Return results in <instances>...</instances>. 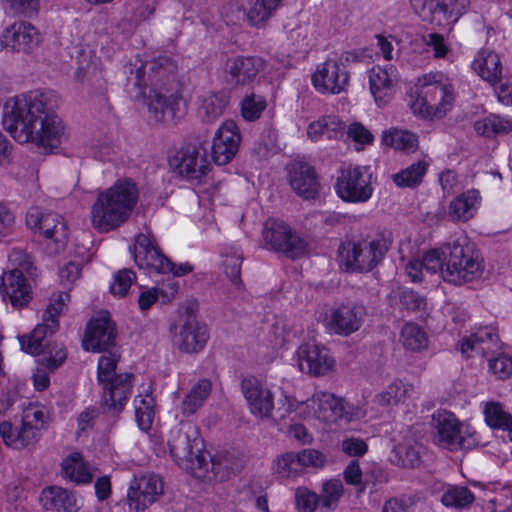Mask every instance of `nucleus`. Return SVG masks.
<instances>
[{
    "mask_svg": "<svg viewBox=\"0 0 512 512\" xmlns=\"http://www.w3.org/2000/svg\"><path fill=\"white\" fill-rule=\"evenodd\" d=\"M47 101L45 94L36 91L9 98L3 107L4 129L21 144L58 146L64 137V126Z\"/></svg>",
    "mask_w": 512,
    "mask_h": 512,
    "instance_id": "1",
    "label": "nucleus"
},
{
    "mask_svg": "<svg viewBox=\"0 0 512 512\" xmlns=\"http://www.w3.org/2000/svg\"><path fill=\"white\" fill-rule=\"evenodd\" d=\"M167 443L176 463L198 477L210 479L209 467L214 477L223 475L228 468L221 458L211 457L203 450V442L191 422H180L171 429Z\"/></svg>",
    "mask_w": 512,
    "mask_h": 512,
    "instance_id": "2",
    "label": "nucleus"
},
{
    "mask_svg": "<svg viewBox=\"0 0 512 512\" xmlns=\"http://www.w3.org/2000/svg\"><path fill=\"white\" fill-rule=\"evenodd\" d=\"M139 197L136 183L128 178L117 180L98 193L91 207V223L99 232L112 231L125 223Z\"/></svg>",
    "mask_w": 512,
    "mask_h": 512,
    "instance_id": "3",
    "label": "nucleus"
},
{
    "mask_svg": "<svg viewBox=\"0 0 512 512\" xmlns=\"http://www.w3.org/2000/svg\"><path fill=\"white\" fill-rule=\"evenodd\" d=\"M69 300L68 293H59L53 296L43 314V323L38 324L30 335L19 338L21 348L26 353L40 355L47 352L49 354L48 357L42 359V364L51 371L62 365L67 357L62 346L50 348V337L58 330L57 317L62 313Z\"/></svg>",
    "mask_w": 512,
    "mask_h": 512,
    "instance_id": "4",
    "label": "nucleus"
},
{
    "mask_svg": "<svg viewBox=\"0 0 512 512\" xmlns=\"http://www.w3.org/2000/svg\"><path fill=\"white\" fill-rule=\"evenodd\" d=\"M390 246L384 235L347 239L338 248L339 264L346 272H370L382 262Z\"/></svg>",
    "mask_w": 512,
    "mask_h": 512,
    "instance_id": "5",
    "label": "nucleus"
},
{
    "mask_svg": "<svg viewBox=\"0 0 512 512\" xmlns=\"http://www.w3.org/2000/svg\"><path fill=\"white\" fill-rule=\"evenodd\" d=\"M446 268L443 270L445 282L462 285L480 278L484 271L483 259L467 237H457L443 244Z\"/></svg>",
    "mask_w": 512,
    "mask_h": 512,
    "instance_id": "6",
    "label": "nucleus"
},
{
    "mask_svg": "<svg viewBox=\"0 0 512 512\" xmlns=\"http://www.w3.org/2000/svg\"><path fill=\"white\" fill-rule=\"evenodd\" d=\"M120 355L108 352L100 357L97 378L102 386V406L109 412L120 413L132 391V373L117 374L116 368Z\"/></svg>",
    "mask_w": 512,
    "mask_h": 512,
    "instance_id": "7",
    "label": "nucleus"
},
{
    "mask_svg": "<svg viewBox=\"0 0 512 512\" xmlns=\"http://www.w3.org/2000/svg\"><path fill=\"white\" fill-rule=\"evenodd\" d=\"M26 224L46 240V249L50 255H57L65 248L68 226L60 214L44 213L39 208H31L26 215Z\"/></svg>",
    "mask_w": 512,
    "mask_h": 512,
    "instance_id": "8",
    "label": "nucleus"
},
{
    "mask_svg": "<svg viewBox=\"0 0 512 512\" xmlns=\"http://www.w3.org/2000/svg\"><path fill=\"white\" fill-rule=\"evenodd\" d=\"M307 405V419L317 418L323 421L341 419L351 422L359 420L365 415L360 407L350 405L343 399L325 391H316L307 399Z\"/></svg>",
    "mask_w": 512,
    "mask_h": 512,
    "instance_id": "9",
    "label": "nucleus"
},
{
    "mask_svg": "<svg viewBox=\"0 0 512 512\" xmlns=\"http://www.w3.org/2000/svg\"><path fill=\"white\" fill-rule=\"evenodd\" d=\"M434 420V441L437 445L455 451L458 449H471L477 441L468 427L448 411H439L433 416Z\"/></svg>",
    "mask_w": 512,
    "mask_h": 512,
    "instance_id": "10",
    "label": "nucleus"
},
{
    "mask_svg": "<svg viewBox=\"0 0 512 512\" xmlns=\"http://www.w3.org/2000/svg\"><path fill=\"white\" fill-rule=\"evenodd\" d=\"M177 64L169 56H158L141 65L135 72V85L142 91L148 82L157 91L178 90Z\"/></svg>",
    "mask_w": 512,
    "mask_h": 512,
    "instance_id": "11",
    "label": "nucleus"
},
{
    "mask_svg": "<svg viewBox=\"0 0 512 512\" xmlns=\"http://www.w3.org/2000/svg\"><path fill=\"white\" fill-rule=\"evenodd\" d=\"M372 175L366 167L348 166L339 171L335 190L345 202L364 203L373 194Z\"/></svg>",
    "mask_w": 512,
    "mask_h": 512,
    "instance_id": "12",
    "label": "nucleus"
},
{
    "mask_svg": "<svg viewBox=\"0 0 512 512\" xmlns=\"http://www.w3.org/2000/svg\"><path fill=\"white\" fill-rule=\"evenodd\" d=\"M173 345L183 353L202 351L209 339V331L195 315L184 314L170 325Z\"/></svg>",
    "mask_w": 512,
    "mask_h": 512,
    "instance_id": "13",
    "label": "nucleus"
},
{
    "mask_svg": "<svg viewBox=\"0 0 512 512\" xmlns=\"http://www.w3.org/2000/svg\"><path fill=\"white\" fill-rule=\"evenodd\" d=\"M263 238L269 249L292 259L304 255L307 249L306 242L282 221L268 219L264 224Z\"/></svg>",
    "mask_w": 512,
    "mask_h": 512,
    "instance_id": "14",
    "label": "nucleus"
},
{
    "mask_svg": "<svg viewBox=\"0 0 512 512\" xmlns=\"http://www.w3.org/2000/svg\"><path fill=\"white\" fill-rule=\"evenodd\" d=\"M365 316L366 309L363 305L341 304L330 311L327 327L337 335L349 336L360 329Z\"/></svg>",
    "mask_w": 512,
    "mask_h": 512,
    "instance_id": "15",
    "label": "nucleus"
},
{
    "mask_svg": "<svg viewBox=\"0 0 512 512\" xmlns=\"http://www.w3.org/2000/svg\"><path fill=\"white\" fill-rule=\"evenodd\" d=\"M241 135L236 123L225 121L216 131L211 148V156L217 165H226L237 154Z\"/></svg>",
    "mask_w": 512,
    "mask_h": 512,
    "instance_id": "16",
    "label": "nucleus"
},
{
    "mask_svg": "<svg viewBox=\"0 0 512 512\" xmlns=\"http://www.w3.org/2000/svg\"><path fill=\"white\" fill-rule=\"evenodd\" d=\"M241 391L250 412L261 419H268L274 409L272 392L257 378L247 377L241 381Z\"/></svg>",
    "mask_w": 512,
    "mask_h": 512,
    "instance_id": "17",
    "label": "nucleus"
},
{
    "mask_svg": "<svg viewBox=\"0 0 512 512\" xmlns=\"http://www.w3.org/2000/svg\"><path fill=\"white\" fill-rule=\"evenodd\" d=\"M116 328L108 313L91 319L83 339L87 351L105 352L115 344Z\"/></svg>",
    "mask_w": 512,
    "mask_h": 512,
    "instance_id": "18",
    "label": "nucleus"
},
{
    "mask_svg": "<svg viewBox=\"0 0 512 512\" xmlns=\"http://www.w3.org/2000/svg\"><path fill=\"white\" fill-rule=\"evenodd\" d=\"M163 493V483L154 474L134 478L130 484L127 500L130 509L143 511Z\"/></svg>",
    "mask_w": 512,
    "mask_h": 512,
    "instance_id": "19",
    "label": "nucleus"
},
{
    "mask_svg": "<svg viewBox=\"0 0 512 512\" xmlns=\"http://www.w3.org/2000/svg\"><path fill=\"white\" fill-rule=\"evenodd\" d=\"M133 256L139 268H151L159 273L173 269V263L159 250L146 234H138L133 245Z\"/></svg>",
    "mask_w": 512,
    "mask_h": 512,
    "instance_id": "20",
    "label": "nucleus"
},
{
    "mask_svg": "<svg viewBox=\"0 0 512 512\" xmlns=\"http://www.w3.org/2000/svg\"><path fill=\"white\" fill-rule=\"evenodd\" d=\"M133 256L139 268H151L159 273L173 269V263L159 250L146 234H138L133 245Z\"/></svg>",
    "mask_w": 512,
    "mask_h": 512,
    "instance_id": "21",
    "label": "nucleus"
},
{
    "mask_svg": "<svg viewBox=\"0 0 512 512\" xmlns=\"http://www.w3.org/2000/svg\"><path fill=\"white\" fill-rule=\"evenodd\" d=\"M133 256L139 268H151L159 273L173 269V263L159 250L146 234H138L133 245Z\"/></svg>",
    "mask_w": 512,
    "mask_h": 512,
    "instance_id": "22",
    "label": "nucleus"
},
{
    "mask_svg": "<svg viewBox=\"0 0 512 512\" xmlns=\"http://www.w3.org/2000/svg\"><path fill=\"white\" fill-rule=\"evenodd\" d=\"M299 369L313 376H323L334 369L335 361L320 345L305 343L296 352Z\"/></svg>",
    "mask_w": 512,
    "mask_h": 512,
    "instance_id": "23",
    "label": "nucleus"
},
{
    "mask_svg": "<svg viewBox=\"0 0 512 512\" xmlns=\"http://www.w3.org/2000/svg\"><path fill=\"white\" fill-rule=\"evenodd\" d=\"M170 163L178 170L179 174L192 180L204 176L209 167L205 149L193 144L183 146L172 157Z\"/></svg>",
    "mask_w": 512,
    "mask_h": 512,
    "instance_id": "24",
    "label": "nucleus"
},
{
    "mask_svg": "<svg viewBox=\"0 0 512 512\" xmlns=\"http://www.w3.org/2000/svg\"><path fill=\"white\" fill-rule=\"evenodd\" d=\"M291 188L304 199L315 198L319 192V179L313 166L304 161H292L286 166Z\"/></svg>",
    "mask_w": 512,
    "mask_h": 512,
    "instance_id": "25",
    "label": "nucleus"
},
{
    "mask_svg": "<svg viewBox=\"0 0 512 512\" xmlns=\"http://www.w3.org/2000/svg\"><path fill=\"white\" fill-rule=\"evenodd\" d=\"M314 88L323 94H339L348 84V73L340 69L337 61L327 59L317 66L311 77Z\"/></svg>",
    "mask_w": 512,
    "mask_h": 512,
    "instance_id": "26",
    "label": "nucleus"
},
{
    "mask_svg": "<svg viewBox=\"0 0 512 512\" xmlns=\"http://www.w3.org/2000/svg\"><path fill=\"white\" fill-rule=\"evenodd\" d=\"M444 95L445 91L439 86L419 92L411 103V109L425 119L443 118L453 105V102L443 99Z\"/></svg>",
    "mask_w": 512,
    "mask_h": 512,
    "instance_id": "27",
    "label": "nucleus"
},
{
    "mask_svg": "<svg viewBox=\"0 0 512 512\" xmlns=\"http://www.w3.org/2000/svg\"><path fill=\"white\" fill-rule=\"evenodd\" d=\"M181 96L178 90L174 91H157L151 89L149 94V111L157 122L165 124H174L181 117L179 114Z\"/></svg>",
    "mask_w": 512,
    "mask_h": 512,
    "instance_id": "28",
    "label": "nucleus"
},
{
    "mask_svg": "<svg viewBox=\"0 0 512 512\" xmlns=\"http://www.w3.org/2000/svg\"><path fill=\"white\" fill-rule=\"evenodd\" d=\"M501 349L498 333L494 327L486 326L477 329L460 344L463 355L470 357L473 353L489 358Z\"/></svg>",
    "mask_w": 512,
    "mask_h": 512,
    "instance_id": "29",
    "label": "nucleus"
},
{
    "mask_svg": "<svg viewBox=\"0 0 512 512\" xmlns=\"http://www.w3.org/2000/svg\"><path fill=\"white\" fill-rule=\"evenodd\" d=\"M38 30L27 22H16L6 28L2 35L1 44L17 52H30L40 43Z\"/></svg>",
    "mask_w": 512,
    "mask_h": 512,
    "instance_id": "30",
    "label": "nucleus"
},
{
    "mask_svg": "<svg viewBox=\"0 0 512 512\" xmlns=\"http://www.w3.org/2000/svg\"><path fill=\"white\" fill-rule=\"evenodd\" d=\"M264 68V61L257 56H235L228 58L225 73L233 85H246L252 82Z\"/></svg>",
    "mask_w": 512,
    "mask_h": 512,
    "instance_id": "31",
    "label": "nucleus"
},
{
    "mask_svg": "<svg viewBox=\"0 0 512 512\" xmlns=\"http://www.w3.org/2000/svg\"><path fill=\"white\" fill-rule=\"evenodd\" d=\"M396 69L392 65L375 66L369 71L370 91L379 107L386 106L393 97Z\"/></svg>",
    "mask_w": 512,
    "mask_h": 512,
    "instance_id": "32",
    "label": "nucleus"
},
{
    "mask_svg": "<svg viewBox=\"0 0 512 512\" xmlns=\"http://www.w3.org/2000/svg\"><path fill=\"white\" fill-rule=\"evenodd\" d=\"M1 293L3 299L9 300L14 308L26 306L32 299V291L24 275L17 271H10L2 279Z\"/></svg>",
    "mask_w": 512,
    "mask_h": 512,
    "instance_id": "33",
    "label": "nucleus"
},
{
    "mask_svg": "<svg viewBox=\"0 0 512 512\" xmlns=\"http://www.w3.org/2000/svg\"><path fill=\"white\" fill-rule=\"evenodd\" d=\"M40 502L46 510L73 512L76 510V498L68 490L59 486L43 489Z\"/></svg>",
    "mask_w": 512,
    "mask_h": 512,
    "instance_id": "34",
    "label": "nucleus"
},
{
    "mask_svg": "<svg viewBox=\"0 0 512 512\" xmlns=\"http://www.w3.org/2000/svg\"><path fill=\"white\" fill-rule=\"evenodd\" d=\"M473 68L485 81L495 85L502 76V65L499 56L488 49L481 50L473 61Z\"/></svg>",
    "mask_w": 512,
    "mask_h": 512,
    "instance_id": "35",
    "label": "nucleus"
},
{
    "mask_svg": "<svg viewBox=\"0 0 512 512\" xmlns=\"http://www.w3.org/2000/svg\"><path fill=\"white\" fill-rule=\"evenodd\" d=\"M480 199L479 192L475 189L463 192L450 202L449 217L455 221H468L474 216Z\"/></svg>",
    "mask_w": 512,
    "mask_h": 512,
    "instance_id": "36",
    "label": "nucleus"
},
{
    "mask_svg": "<svg viewBox=\"0 0 512 512\" xmlns=\"http://www.w3.org/2000/svg\"><path fill=\"white\" fill-rule=\"evenodd\" d=\"M346 125L336 115H326L312 122L307 129L308 137L316 142L323 135L329 139H340L345 135Z\"/></svg>",
    "mask_w": 512,
    "mask_h": 512,
    "instance_id": "37",
    "label": "nucleus"
},
{
    "mask_svg": "<svg viewBox=\"0 0 512 512\" xmlns=\"http://www.w3.org/2000/svg\"><path fill=\"white\" fill-rule=\"evenodd\" d=\"M229 95L224 91L209 92L200 97L198 108L199 117L206 122H212L220 117L229 104Z\"/></svg>",
    "mask_w": 512,
    "mask_h": 512,
    "instance_id": "38",
    "label": "nucleus"
},
{
    "mask_svg": "<svg viewBox=\"0 0 512 512\" xmlns=\"http://www.w3.org/2000/svg\"><path fill=\"white\" fill-rule=\"evenodd\" d=\"M429 164L425 160H418L408 167L391 176L394 184L400 188H416L424 179Z\"/></svg>",
    "mask_w": 512,
    "mask_h": 512,
    "instance_id": "39",
    "label": "nucleus"
},
{
    "mask_svg": "<svg viewBox=\"0 0 512 512\" xmlns=\"http://www.w3.org/2000/svg\"><path fill=\"white\" fill-rule=\"evenodd\" d=\"M212 384L208 379L199 380L187 393L181 404V412L185 416L193 415L207 400Z\"/></svg>",
    "mask_w": 512,
    "mask_h": 512,
    "instance_id": "40",
    "label": "nucleus"
},
{
    "mask_svg": "<svg viewBox=\"0 0 512 512\" xmlns=\"http://www.w3.org/2000/svg\"><path fill=\"white\" fill-rule=\"evenodd\" d=\"M474 130L478 135L488 138L498 134H506L512 131V118H504L499 115L491 114L474 123Z\"/></svg>",
    "mask_w": 512,
    "mask_h": 512,
    "instance_id": "41",
    "label": "nucleus"
},
{
    "mask_svg": "<svg viewBox=\"0 0 512 512\" xmlns=\"http://www.w3.org/2000/svg\"><path fill=\"white\" fill-rule=\"evenodd\" d=\"M413 391V385L395 380L384 391L376 395V401L382 406L397 405L410 398Z\"/></svg>",
    "mask_w": 512,
    "mask_h": 512,
    "instance_id": "42",
    "label": "nucleus"
},
{
    "mask_svg": "<svg viewBox=\"0 0 512 512\" xmlns=\"http://www.w3.org/2000/svg\"><path fill=\"white\" fill-rule=\"evenodd\" d=\"M62 472L65 477L76 483L87 484L92 481V474L79 453H73L63 461Z\"/></svg>",
    "mask_w": 512,
    "mask_h": 512,
    "instance_id": "43",
    "label": "nucleus"
},
{
    "mask_svg": "<svg viewBox=\"0 0 512 512\" xmlns=\"http://www.w3.org/2000/svg\"><path fill=\"white\" fill-rule=\"evenodd\" d=\"M382 142L386 146L406 152H414L418 148V137L407 130L391 129L385 131Z\"/></svg>",
    "mask_w": 512,
    "mask_h": 512,
    "instance_id": "44",
    "label": "nucleus"
},
{
    "mask_svg": "<svg viewBox=\"0 0 512 512\" xmlns=\"http://www.w3.org/2000/svg\"><path fill=\"white\" fill-rule=\"evenodd\" d=\"M474 500V494L464 486H448L441 496L444 506L455 509L467 508Z\"/></svg>",
    "mask_w": 512,
    "mask_h": 512,
    "instance_id": "45",
    "label": "nucleus"
},
{
    "mask_svg": "<svg viewBox=\"0 0 512 512\" xmlns=\"http://www.w3.org/2000/svg\"><path fill=\"white\" fill-rule=\"evenodd\" d=\"M403 346L411 351L418 352L428 347V337L425 331L414 323H406L401 330Z\"/></svg>",
    "mask_w": 512,
    "mask_h": 512,
    "instance_id": "46",
    "label": "nucleus"
},
{
    "mask_svg": "<svg viewBox=\"0 0 512 512\" xmlns=\"http://www.w3.org/2000/svg\"><path fill=\"white\" fill-rule=\"evenodd\" d=\"M135 417L139 428L147 431L151 428L154 418V399L151 395H138L134 400Z\"/></svg>",
    "mask_w": 512,
    "mask_h": 512,
    "instance_id": "47",
    "label": "nucleus"
},
{
    "mask_svg": "<svg viewBox=\"0 0 512 512\" xmlns=\"http://www.w3.org/2000/svg\"><path fill=\"white\" fill-rule=\"evenodd\" d=\"M282 0H256L247 12V20L251 26L263 25L279 7Z\"/></svg>",
    "mask_w": 512,
    "mask_h": 512,
    "instance_id": "48",
    "label": "nucleus"
},
{
    "mask_svg": "<svg viewBox=\"0 0 512 512\" xmlns=\"http://www.w3.org/2000/svg\"><path fill=\"white\" fill-rule=\"evenodd\" d=\"M391 461L403 468H414L420 463L419 451L410 442L399 443L393 448Z\"/></svg>",
    "mask_w": 512,
    "mask_h": 512,
    "instance_id": "49",
    "label": "nucleus"
},
{
    "mask_svg": "<svg viewBox=\"0 0 512 512\" xmlns=\"http://www.w3.org/2000/svg\"><path fill=\"white\" fill-rule=\"evenodd\" d=\"M343 484L338 479H331L323 484L322 493L320 497L321 508L331 509L334 508L343 495Z\"/></svg>",
    "mask_w": 512,
    "mask_h": 512,
    "instance_id": "50",
    "label": "nucleus"
},
{
    "mask_svg": "<svg viewBox=\"0 0 512 512\" xmlns=\"http://www.w3.org/2000/svg\"><path fill=\"white\" fill-rule=\"evenodd\" d=\"M266 101L262 96L251 93L247 95L241 102V113L245 120L254 121L258 119L264 109Z\"/></svg>",
    "mask_w": 512,
    "mask_h": 512,
    "instance_id": "51",
    "label": "nucleus"
},
{
    "mask_svg": "<svg viewBox=\"0 0 512 512\" xmlns=\"http://www.w3.org/2000/svg\"><path fill=\"white\" fill-rule=\"evenodd\" d=\"M276 473L282 478H291L299 475L302 470L295 452H288L278 458L275 468Z\"/></svg>",
    "mask_w": 512,
    "mask_h": 512,
    "instance_id": "52",
    "label": "nucleus"
},
{
    "mask_svg": "<svg viewBox=\"0 0 512 512\" xmlns=\"http://www.w3.org/2000/svg\"><path fill=\"white\" fill-rule=\"evenodd\" d=\"M421 260L423 262L424 269L427 272L431 274L439 273L443 279V270L446 268L443 245L440 248H434L427 251Z\"/></svg>",
    "mask_w": 512,
    "mask_h": 512,
    "instance_id": "53",
    "label": "nucleus"
},
{
    "mask_svg": "<svg viewBox=\"0 0 512 512\" xmlns=\"http://www.w3.org/2000/svg\"><path fill=\"white\" fill-rule=\"evenodd\" d=\"M488 359L489 371L493 373L497 379L506 380L512 375V358L499 353L497 356L492 355Z\"/></svg>",
    "mask_w": 512,
    "mask_h": 512,
    "instance_id": "54",
    "label": "nucleus"
},
{
    "mask_svg": "<svg viewBox=\"0 0 512 512\" xmlns=\"http://www.w3.org/2000/svg\"><path fill=\"white\" fill-rule=\"evenodd\" d=\"M295 504L299 512H314L320 505V497L306 487H299L295 492Z\"/></svg>",
    "mask_w": 512,
    "mask_h": 512,
    "instance_id": "55",
    "label": "nucleus"
},
{
    "mask_svg": "<svg viewBox=\"0 0 512 512\" xmlns=\"http://www.w3.org/2000/svg\"><path fill=\"white\" fill-rule=\"evenodd\" d=\"M440 75L437 74H425L418 79L419 92L424 93V91H428L430 88H435L437 86L442 87L445 91V95L443 97L444 100H449L454 102V93L453 87L449 83L443 82L440 78Z\"/></svg>",
    "mask_w": 512,
    "mask_h": 512,
    "instance_id": "56",
    "label": "nucleus"
},
{
    "mask_svg": "<svg viewBox=\"0 0 512 512\" xmlns=\"http://www.w3.org/2000/svg\"><path fill=\"white\" fill-rule=\"evenodd\" d=\"M135 280V273L131 269L124 268L115 274L110 290L114 295L123 297Z\"/></svg>",
    "mask_w": 512,
    "mask_h": 512,
    "instance_id": "57",
    "label": "nucleus"
},
{
    "mask_svg": "<svg viewBox=\"0 0 512 512\" xmlns=\"http://www.w3.org/2000/svg\"><path fill=\"white\" fill-rule=\"evenodd\" d=\"M340 450L349 457H362L368 451V444L359 437H345L340 442Z\"/></svg>",
    "mask_w": 512,
    "mask_h": 512,
    "instance_id": "58",
    "label": "nucleus"
},
{
    "mask_svg": "<svg viewBox=\"0 0 512 512\" xmlns=\"http://www.w3.org/2000/svg\"><path fill=\"white\" fill-rule=\"evenodd\" d=\"M296 454L302 471L306 467L321 468L326 463V456L315 449H303Z\"/></svg>",
    "mask_w": 512,
    "mask_h": 512,
    "instance_id": "59",
    "label": "nucleus"
},
{
    "mask_svg": "<svg viewBox=\"0 0 512 512\" xmlns=\"http://www.w3.org/2000/svg\"><path fill=\"white\" fill-rule=\"evenodd\" d=\"M224 272L231 282L239 289L241 287V258L235 255L227 256L223 261Z\"/></svg>",
    "mask_w": 512,
    "mask_h": 512,
    "instance_id": "60",
    "label": "nucleus"
},
{
    "mask_svg": "<svg viewBox=\"0 0 512 512\" xmlns=\"http://www.w3.org/2000/svg\"><path fill=\"white\" fill-rule=\"evenodd\" d=\"M9 261L13 266L11 271L23 274L24 272L31 274L33 262L29 255L22 250H13L9 255Z\"/></svg>",
    "mask_w": 512,
    "mask_h": 512,
    "instance_id": "61",
    "label": "nucleus"
},
{
    "mask_svg": "<svg viewBox=\"0 0 512 512\" xmlns=\"http://www.w3.org/2000/svg\"><path fill=\"white\" fill-rule=\"evenodd\" d=\"M347 135L354 142L361 145L371 144L374 140L373 134L359 122H355L349 126Z\"/></svg>",
    "mask_w": 512,
    "mask_h": 512,
    "instance_id": "62",
    "label": "nucleus"
},
{
    "mask_svg": "<svg viewBox=\"0 0 512 512\" xmlns=\"http://www.w3.org/2000/svg\"><path fill=\"white\" fill-rule=\"evenodd\" d=\"M82 270V263L70 261L60 270V280L64 287L71 286L79 279Z\"/></svg>",
    "mask_w": 512,
    "mask_h": 512,
    "instance_id": "63",
    "label": "nucleus"
},
{
    "mask_svg": "<svg viewBox=\"0 0 512 512\" xmlns=\"http://www.w3.org/2000/svg\"><path fill=\"white\" fill-rule=\"evenodd\" d=\"M413 505L411 497H393L384 503L382 512H411Z\"/></svg>",
    "mask_w": 512,
    "mask_h": 512,
    "instance_id": "64",
    "label": "nucleus"
}]
</instances>
